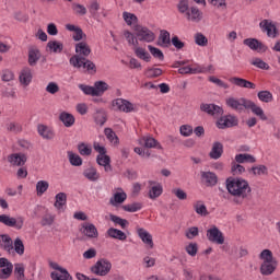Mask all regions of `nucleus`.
<instances>
[{
  "mask_svg": "<svg viewBox=\"0 0 280 280\" xmlns=\"http://www.w3.org/2000/svg\"><path fill=\"white\" fill-rule=\"evenodd\" d=\"M225 189L232 196L233 205L242 206L253 198L250 184L242 177H228L225 179Z\"/></svg>",
  "mask_w": 280,
  "mask_h": 280,
  "instance_id": "f257e3e1",
  "label": "nucleus"
},
{
  "mask_svg": "<svg viewBox=\"0 0 280 280\" xmlns=\"http://www.w3.org/2000/svg\"><path fill=\"white\" fill-rule=\"evenodd\" d=\"M225 104L228 108H231L232 110H236V113H244L245 110H252L253 115H256V117H259L261 121H268V116H266V113H264V109L256 105L255 102L247 100L245 97L236 98V97H229L225 100Z\"/></svg>",
  "mask_w": 280,
  "mask_h": 280,
  "instance_id": "f03ea898",
  "label": "nucleus"
},
{
  "mask_svg": "<svg viewBox=\"0 0 280 280\" xmlns=\"http://www.w3.org/2000/svg\"><path fill=\"white\" fill-rule=\"evenodd\" d=\"M259 259L262 261L260 264V275L262 277H270V275H275V270H277V266H279V261L272 255V250L264 249L259 254Z\"/></svg>",
  "mask_w": 280,
  "mask_h": 280,
  "instance_id": "7ed1b4c3",
  "label": "nucleus"
},
{
  "mask_svg": "<svg viewBox=\"0 0 280 280\" xmlns=\"http://www.w3.org/2000/svg\"><path fill=\"white\" fill-rule=\"evenodd\" d=\"M70 65L74 67V69H86L88 73L91 75H95L97 73V67L95 63L84 57L72 56L70 58Z\"/></svg>",
  "mask_w": 280,
  "mask_h": 280,
  "instance_id": "20e7f679",
  "label": "nucleus"
},
{
  "mask_svg": "<svg viewBox=\"0 0 280 280\" xmlns=\"http://www.w3.org/2000/svg\"><path fill=\"white\" fill-rule=\"evenodd\" d=\"M113 269V264L108 259L102 258L98 259L92 267L91 272L97 277H106L108 272Z\"/></svg>",
  "mask_w": 280,
  "mask_h": 280,
  "instance_id": "39448f33",
  "label": "nucleus"
},
{
  "mask_svg": "<svg viewBox=\"0 0 280 280\" xmlns=\"http://www.w3.org/2000/svg\"><path fill=\"white\" fill-rule=\"evenodd\" d=\"M135 32L137 38L143 43H154V40L156 39V35L154 34V32L145 26L136 25Z\"/></svg>",
  "mask_w": 280,
  "mask_h": 280,
  "instance_id": "423d86ee",
  "label": "nucleus"
},
{
  "mask_svg": "<svg viewBox=\"0 0 280 280\" xmlns=\"http://www.w3.org/2000/svg\"><path fill=\"white\" fill-rule=\"evenodd\" d=\"M0 222L4 226H11L12 229H16V231H21L25 224V219L23 217L14 218L8 214H0Z\"/></svg>",
  "mask_w": 280,
  "mask_h": 280,
  "instance_id": "0eeeda50",
  "label": "nucleus"
},
{
  "mask_svg": "<svg viewBox=\"0 0 280 280\" xmlns=\"http://www.w3.org/2000/svg\"><path fill=\"white\" fill-rule=\"evenodd\" d=\"M240 124V119H237V117L235 115H225V116H221L218 120H217V128H219V130H226V128H235V126H237Z\"/></svg>",
  "mask_w": 280,
  "mask_h": 280,
  "instance_id": "6e6552de",
  "label": "nucleus"
},
{
  "mask_svg": "<svg viewBox=\"0 0 280 280\" xmlns=\"http://www.w3.org/2000/svg\"><path fill=\"white\" fill-rule=\"evenodd\" d=\"M50 268H52V270H58L59 272H61V275H58V272L52 271L50 273V278L52 280H73V278L71 277L69 271H67V269L60 267V265H58V262H50Z\"/></svg>",
  "mask_w": 280,
  "mask_h": 280,
  "instance_id": "1a4fd4ad",
  "label": "nucleus"
},
{
  "mask_svg": "<svg viewBox=\"0 0 280 280\" xmlns=\"http://www.w3.org/2000/svg\"><path fill=\"white\" fill-rule=\"evenodd\" d=\"M200 110H202V113H207V115H210L211 117H222V115H224V108L215 104L202 103L200 105Z\"/></svg>",
  "mask_w": 280,
  "mask_h": 280,
  "instance_id": "9d476101",
  "label": "nucleus"
},
{
  "mask_svg": "<svg viewBox=\"0 0 280 280\" xmlns=\"http://www.w3.org/2000/svg\"><path fill=\"white\" fill-rule=\"evenodd\" d=\"M207 238L209 242H212V244H224V234H222L218 226H212L207 231Z\"/></svg>",
  "mask_w": 280,
  "mask_h": 280,
  "instance_id": "9b49d317",
  "label": "nucleus"
},
{
  "mask_svg": "<svg viewBox=\"0 0 280 280\" xmlns=\"http://www.w3.org/2000/svg\"><path fill=\"white\" fill-rule=\"evenodd\" d=\"M14 265L8 258H0V279H10Z\"/></svg>",
  "mask_w": 280,
  "mask_h": 280,
  "instance_id": "f8f14e48",
  "label": "nucleus"
},
{
  "mask_svg": "<svg viewBox=\"0 0 280 280\" xmlns=\"http://www.w3.org/2000/svg\"><path fill=\"white\" fill-rule=\"evenodd\" d=\"M113 108L115 110H120L121 113H132V110H135V105L130 103V101L117 98L113 101Z\"/></svg>",
  "mask_w": 280,
  "mask_h": 280,
  "instance_id": "ddd939ff",
  "label": "nucleus"
},
{
  "mask_svg": "<svg viewBox=\"0 0 280 280\" xmlns=\"http://www.w3.org/2000/svg\"><path fill=\"white\" fill-rule=\"evenodd\" d=\"M243 45H246V47H249L253 51H261L262 54L268 51V46L257 38H246L243 40Z\"/></svg>",
  "mask_w": 280,
  "mask_h": 280,
  "instance_id": "4468645a",
  "label": "nucleus"
},
{
  "mask_svg": "<svg viewBox=\"0 0 280 280\" xmlns=\"http://www.w3.org/2000/svg\"><path fill=\"white\" fill-rule=\"evenodd\" d=\"M261 32H265L269 38H277V25L270 20H262L259 23Z\"/></svg>",
  "mask_w": 280,
  "mask_h": 280,
  "instance_id": "2eb2a0df",
  "label": "nucleus"
},
{
  "mask_svg": "<svg viewBox=\"0 0 280 280\" xmlns=\"http://www.w3.org/2000/svg\"><path fill=\"white\" fill-rule=\"evenodd\" d=\"M231 84H234V86H238V89H257V85L246 79H242L240 77H232L229 79Z\"/></svg>",
  "mask_w": 280,
  "mask_h": 280,
  "instance_id": "dca6fc26",
  "label": "nucleus"
},
{
  "mask_svg": "<svg viewBox=\"0 0 280 280\" xmlns=\"http://www.w3.org/2000/svg\"><path fill=\"white\" fill-rule=\"evenodd\" d=\"M8 161L15 167H23L27 163V155L24 153H12L8 156Z\"/></svg>",
  "mask_w": 280,
  "mask_h": 280,
  "instance_id": "f3484780",
  "label": "nucleus"
},
{
  "mask_svg": "<svg viewBox=\"0 0 280 280\" xmlns=\"http://www.w3.org/2000/svg\"><path fill=\"white\" fill-rule=\"evenodd\" d=\"M139 145L142 148H156L158 150H163V145L159 141L150 136H144L138 140Z\"/></svg>",
  "mask_w": 280,
  "mask_h": 280,
  "instance_id": "a211bd4d",
  "label": "nucleus"
},
{
  "mask_svg": "<svg viewBox=\"0 0 280 280\" xmlns=\"http://www.w3.org/2000/svg\"><path fill=\"white\" fill-rule=\"evenodd\" d=\"M150 189H149V198L151 200H156L163 194V185L154 182L149 180Z\"/></svg>",
  "mask_w": 280,
  "mask_h": 280,
  "instance_id": "6ab92c4d",
  "label": "nucleus"
},
{
  "mask_svg": "<svg viewBox=\"0 0 280 280\" xmlns=\"http://www.w3.org/2000/svg\"><path fill=\"white\" fill-rule=\"evenodd\" d=\"M81 232L86 237H90V240H95L100 237V233L97 232V228H95V224L93 223H84L82 225Z\"/></svg>",
  "mask_w": 280,
  "mask_h": 280,
  "instance_id": "aec40b11",
  "label": "nucleus"
},
{
  "mask_svg": "<svg viewBox=\"0 0 280 280\" xmlns=\"http://www.w3.org/2000/svg\"><path fill=\"white\" fill-rule=\"evenodd\" d=\"M222 154H224V144L219 141L213 142L212 149L209 153L210 159L218 161V159L222 158Z\"/></svg>",
  "mask_w": 280,
  "mask_h": 280,
  "instance_id": "412c9836",
  "label": "nucleus"
},
{
  "mask_svg": "<svg viewBox=\"0 0 280 280\" xmlns=\"http://www.w3.org/2000/svg\"><path fill=\"white\" fill-rule=\"evenodd\" d=\"M137 234L143 242V244H145L150 248H154V241L152 240V234H150V232L145 231V229L143 228H139L137 230Z\"/></svg>",
  "mask_w": 280,
  "mask_h": 280,
  "instance_id": "4be33fe9",
  "label": "nucleus"
},
{
  "mask_svg": "<svg viewBox=\"0 0 280 280\" xmlns=\"http://www.w3.org/2000/svg\"><path fill=\"white\" fill-rule=\"evenodd\" d=\"M128 195L124 191V189L118 188V192H115L114 196L109 199V205L112 207H117L118 205H122L126 202Z\"/></svg>",
  "mask_w": 280,
  "mask_h": 280,
  "instance_id": "5701e85b",
  "label": "nucleus"
},
{
  "mask_svg": "<svg viewBox=\"0 0 280 280\" xmlns=\"http://www.w3.org/2000/svg\"><path fill=\"white\" fill-rule=\"evenodd\" d=\"M75 52L80 56V58H88V56H91V46L86 44V42H81L75 45Z\"/></svg>",
  "mask_w": 280,
  "mask_h": 280,
  "instance_id": "b1692460",
  "label": "nucleus"
},
{
  "mask_svg": "<svg viewBox=\"0 0 280 280\" xmlns=\"http://www.w3.org/2000/svg\"><path fill=\"white\" fill-rule=\"evenodd\" d=\"M40 49L36 47H32L28 49V65L30 67H36L38 65V60H40Z\"/></svg>",
  "mask_w": 280,
  "mask_h": 280,
  "instance_id": "393cba45",
  "label": "nucleus"
},
{
  "mask_svg": "<svg viewBox=\"0 0 280 280\" xmlns=\"http://www.w3.org/2000/svg\"><path fill=\"white\" fill-rule=\"evenodd\" d=\"M0 246L3 248V250H7V253H12L14 250V244L12 243V237L8 234L0 235Z\"/></svg>",
  "mask_w": 280,
  "mask_h": 280,
  "instance_id": "a878e982",
  "label": "nucleus"
},
{
  "mask_svg": "<svg viewBox=\"0 0 280 280\" xmlns=\"http://www.w3.org/2000/svg\"><path fill=\"white\" fill-rule=\"evenodd\" d=\"M201 178L206 180L207 187H215L218 185V175L213 172H202Z\"/></svg>",
  "mask_w": 280,
  "mask_h": 280,
  "instance_id": "bb28decb",
  "label": "nucleus"
},
{
  "mask_svg": "<svg viewBox=\"0 0 280 280\" xmlns=\"http://www.w3.org/2000/svg\"><path fill=\"white\" fill-rule=\"evenodd\" d=\"M186 16L187 20L192 21V23H200V21H202V12L196 7L190 8V10L186 12Z\"/></svg>",
  "mask_w": 280,
  "mask_h": 280,
  "instance_id": "cd10ccee",
  "label": "nucleus"
},
{
  "mask_svg": "<svg viewBox=\"0 0 280 280\" xmlns=\"http://www.w3.org/2000/svg\"><path fill=\"white\" fill-rule=\"evenodd\" d=\"M32 69H30L28 67H25L21 73H20V82L21 84H23L24 86H30V83L32 82Z\"/></svg>",
  "mask_w": 280,
  "mask_h": 280,
  "instance_id": "c85d7f7f",
  "label": "nucleus"
},
{
  "mask_svg": "<svg viewBox=\"0 0 280 280\" xmlns=\"http://www.w3.org/2000/svg\"><path fill=\"white\" fill-rule=\"evenodd\" d=\"M96 162L98 165L104 167L105 172H113V166L110 165V156L104 154V155H97Z\"/></svg>",
  "mask_w": 280,
  "mask_h": 280,
  "instance_id": "c756f323",
  "label": "nucleus"
},
{
  "mask_svg": "<svg viewBox=\"0 0 280 280\" xmlns=\"http://www.w3.org/2000/svg\"><path fill=\"white\" fill-rule=\"evenodd\" d=\"M94 97H102L103 93H106V90L108 89V83L104 81H96L94 83Z\"/></svg>",
  "mask_w": 280,
  "mask_h": 280,
  "instance_id": "7c9ffc66",
  "label": "nucleus"
},
{
  "mask_svg": "<svg viewBox=\"0 0 280 280\" xmlns=\"http://www.w3.org/2000/svg\"><path fill=\"white\" fill-rule=\"evenodd\" d=\"M83 176L88 178V180H91L92 183H95V180H100V173H97V168L93 166L84 170Z\"/></svg>",
  "mask_w": 280,
  "mask_h": 280,
  "instance_id": "2f4dec72",
  "label": "nucleus"
},
{
  "mask_svg": "<svg viewBox=\"0 0 280 280\" xmlns=\"http://www.w3.org/2000/svg\"><path fill=\"white\" fill-rule=\"evenodd\" d=\"M59 119L63 122V126H66V128H71V126L75 124V117L67 112L61 113L59 115Z\"/></svg>",
  "mask_w": 280,
  "mask_h": 280,
  "instance_id": "473e14b6",
  "label": "nucleus"
},
{
  "mask_svg": "<svg viewBox=\"0 0 280 280\" xmlns=\"http://www.w3.org/2000/svg\"><path fill=\"white\" fill-rule=\"evenodd\" d=\"M37 132L43 137V139H54V130L49 129V127L45 125H38L37 126Z\"/></svg>",
  "mask_w": 280,
  "mask_h": 280,
  "instance_id": "72a5a7b5",
  "label": "nucleus"
},
{
  "mask_svg": "<svg viewBox=\"0 0 280 280\" xmlns=\"http://www.w3.org/2000/svg\"><path fill=\"white\" fill-rule=\"evenodd\" d=\"M107 235L109 237H113L114 240H120V242H124L125 240H127V235L126 233H124L121 230L115 229V228H110L107 231Z\"/></svg>",
  "mask_w": 280,
  "mask_h": 280,
  "instance_id": "f704fd0d",
  "label": "nucleus"
},
{
  "mask_svg": "<svg viewBox=\"0 0 280 280\" xmlns=\"http://www.w3.org/2000/svg\"><path fill=\"white\" fill-rule=\"evenodd\" d=\"M158 45H160V47H170V45H172V39L170 38V32L161 31Z\"/></svg>",
  "mask_w": 280,
  "mask_h": 280,
  "instance_id": "c9c22d12",
  "label": "nucleus"
},
{
  "mask_svg": "<svg viewBox=\"0 0 280 280\" xmlns=\"http://www.w3.org/2000/svg\"><path fill=\"white\" fill-rule=\"evenodd\" d=\"M236 163H257V159L248 153H241L235 155Z\"/></svg>",
  "mask_w": 280,
  "mask_h": 280,
  "instance_id": "e433bc0d",
  "label": "nucleus"
},
{
  "mask_svg": "<svg viewBox=\"0 0 280 280\" xmlns=\"http://www.w3.org/2000/svg\"><path fill=\"white\" fill-rule=\"evenodd\" d=\"M249 172H252L253 176H268V166L264 164H259L253 166Z\"/></svg>",
  "mask_w": 280,
  "mask_h": 280,
  "instance_id": "4c0bfd02",
  "label": "nucleus"
},
{
  "mask_svg": "<svg viewBox=\"0 0 280 280\" xmlns=\"http://www.w3.org/2000/svg\"><path fill=\"white\" fill-rule=\"evenodd\" d=\"M135 54L137 58H140V60H144V62H150V60L152 59V56H150V52L139 46H136Z\"/></svg>",
  "mask_w": 280,
  "mask_h": 280,
  "instance_id": "58836bf2",
  "label": "nucleus"
},
{
  "mask_svg": "<svg viewBox=\"0 0 280 280\" xmlns=\"http://www.w3.org/2000/svg\"><path fill=\"white\" fill-rule=\"evenodd\" d=\"M48 49L52 51L54 54H61L62 49H65V45L62 43L57 42V40H50L47 43Z\"/></svg>",
  "mask_w": 280,
  "mask_h": 280,
  "instance_id": "ea45409f",
  "label": "nucleus"
},
{
  "mask_svg": "<svg viewBox=\"0 0 280 280\" xmlns=\"http://www.w3.org/2000/svg\"><path fill=\"white\" fill-rule=\"evenodd\" d=\"M194 210L198 215L207 217L209 215V211L207 210V206L202 201H196L194 203Z\"/></svg>",
  "mask_w": 280,
  "mask_h": 280,
  "instance_id": "a19ab883",
  "label": "nucleus"
},
{
  "mask_svg": "<svg viewBox=\"0 0 280 280\" xmlns=\"http://www.w3.org/2000/svg\"><path fill=\"white\" fill-rule=\"evenodd\" d=\"M106 139L110 141V143H114V145H119V137H117V133L113 131L110 128H105L104 130Z\"/></svg>",
  "mask_w": 280,
  "mask_h": 280,
  "instance_id": "79ce46f5",
  "label": "nucleus"
},
{
  "mask_svg": "<svg viewBox=\"0 0 280 280\" xmlns=\"http://www.w3.org/2000/svg\"><path fill=\"white\" fill-rule=\"evenodd\" d=\"M56 201H55V207L56 209H62L65 205H67V194L65 192H59L56 195Z\"/></svg>",
  "mask_w": 280,
  "mask_h": 280,
  "instance_id": "37998d69",
  "label": "nucleus"
},
{
  "mask_svg": "<svg viewBox=\"0 0 280 280\" xmlns=\"http://www.w3.org/2000/svg\"><path fill=\"white\" fill-rule=\"evenodd\" d=\"M13 249L16 253V255H20V257L25 255V245L23 244V241L20 237L14 240Z\"/></svg>",
  "mask_w": 280,
  "mask_h": 280,
  "instance_id": "c03bdc74",
  "label": "nucleus"
},
{
  "mask_svg": "<svg viewBox=\"0 0 280 280\" xmlns=\"http://www.w3.org/2000/svg\"><path fill=\"white\" fill-rule=\"evenodd\" d=\"M69 162L73 167H80L82 165V158L71 151L68 152Z\"/></svg>",
  "mask_w": 280,
  "mask_h": 280,
  "instance_id": "a18cd8bd",
  "label": "nucleus"
},
{
  "mask_svg": "<svg viewBox=\"0 0 280 280\" xmlns=\"http://www.w3.org/2000/svg\"><path fill=\"white\" fill-rule=\"evenodd\" d=\"M257 96H258V100L260 102H264L265 104H269V102H272L273 100L272 93L268 90L258 92Z\"/></svg>",
  "mask_w": 280,
  "mask_h": 280,
  "instance_id": "49530a36",
  "label": "nucleus"
},
{
  "mask_svg": "<svg viewBox=\"0 0 280 280\" xmlns=\"http://www.w3.org/2000/svg\"><path fill=\"white\" fill-rule=\"evenodd\" d=\"M143 205L141 202H133L122 206L124 211L128 213H136V211H141Z\"/></svg>",
  "mask_w": 280,
  "mask_h": 280,
  "instance_id": "de8ad7c7",
  "label": "nucleus"
},
{
  "mask_svg": "<svg viewBox=\"0 0 280 280\" xmlns=\"http://www.w3.org/2000/svg\"><path fill=\"white\" fill-rule=\"evenodd\" d=\"M195 43L199 47H207V45H209V39L207 38V36H205V34L197 33L195 34Z\"/></svg>",
  "mask_w": 280,
  "mask_h": 280,
  "instance_id": "09e8293b",
  "label": "nucleus"
},
{
  "mask_svg": "<svg viewBox=\"0 0 280 280\" xmlns=\"http://www.w3.org/2000/svg\"><path fill=\"white\" fill-rule=\"evenodd\" d=\"M14 275L16 280H25V266L23 264H15Z\"/></svg>",
  "mask_w": 280,
  "mask_h": 280,
  "instance_id": "8fccbe9b",
  "label": "nucleus"
},
{
  "mask_svg": "<svg viewBox=\"0 0 280 280\" xmlns=\"http://www.w3.org/2000/svg\"><path fill=\"white\" fill-rule=\"evenodd\" d=\"M49 189V182L47 180H39L36 184V191H37V196H43V194H45V191H47Z\"/></svg>",
  "mask_w": 280,
  "mask_h": 280,
  "instance_id": "3c124183",
  "label": "nucleus"
},
{
  "mask_svg": "<svg viewBox=\"0 0 280 280\" xmlns=\"http://www.w3.org/2000/svg\"><path fill=\"white\" fill-rule=\"evenodd\" d=\"M250 65H253L254 67H257V69H264L265 71H268L270 69V66L264 61L261 58H254L250 61Z\"/></svg>",
  "mask_w": 280,
  "mask_h": 280,
  "instance_id": "603ef678",
  "label": "nucleus"
},
{
  "mask_svg": "<svg viewBox=\"0 0 280 280\" xmlns=\"http://www.w3.org/2000/svg\"><path fill=\"white\" fill-rule=\"evenodd\" d=\"M78 150L81 156H91L93 152V149H91V147L86 145L84 142L78 144Z\"/></svg>",
  "mask_w": 280,
  "mask_h": 280,
  "instance_id": "864d4df0",
  "label": "nucleus"
},
{
  "mask_svg": "<svg viewBox=\"0 0 280 280\" xmlns=\"http://www.w3.org/2000/svg\"><path fill=\"white\" fill-rule=\"evenodd\" d=\"M72 10H73L74 14H77L78 16H85V14H86V7H84V4L73 2Z\"/></svg>",
  "mask_w": 280,
  "mask_h": 280,
  "instance_id": "5fc2aeb1",
  "label": "nucleus"
},
{
  "mask_svg": "<svg viewBox=\"0 0 280 280\" xmlns=\"http://www.w3.org/2000/svg\"><path fill=\"white\" fill-rule=\"evenodd\" d=\"M122 19L127 23V25H132V23L139 22V19L137 18V15H135V13H130L126 11L122 13Z\"/></svg>",
  "mask_w": 280,
  "mask_h": 280,
  "instance_id": "6e6d98bb",
  "label": "nucleus"
},
{
  "mask_svg": "<svg viewBox=\"0 0 280 280\" xmlns=\"http://www.w3.org/2000/svg\"><path fill=\"white\" fill-rule=\"evenodd\" d=\"M148 49L150 51V54L153 56V58H158L159 60H164L165 59V55H163V51L152 45L148 46Z\"/></svg>",
  "mask_w": 280,
  "mask_h": 280,
  "instance_id": "4d7b16f0",
  "label": "nucleus"
},
{
  "mask_svg": "<svg viewBox=\"0 0 280 280\" xmlns=\"http://www.w3.org/2000/svg\"><path fill=\"white\" fill-rule=\"evenodd\" d=\"M109 220L114 222V224H118L121 226V229H126L128 226V220L121 219L120 217H117L115 214H109Z\"/></svg>",
  "mask_w": 280,
  "mask_h": 280,
  "instance_id": "13d9d810",
  "label": "nucleus"
},
{
  "mask_svg": "<svg viewBox=\"0 0 280 280\" xmlns=\"http://www.w3.org/2000/svg\"><path fill=\"white\" fill-rule=\"evenodd\" d=\"M124 36L129 45H133V47H139V39L135 37V35L130 33V31H125Z\"/></svg>",
  "mask_w": 280,
  "mask_h": 280,
  "instance_id": "bf43d9fd",
  "label": "nucleus"
},
{
  "mask_svg": "<svg viewBox=\"0 0 280 280\" xmlns=\"http://www.w3.org/2000/svg\"><path fill=\"white\" fill-rule=\"evenodd\" d=\"M147 78H159L160 75H163V70L161 68H149L145 71Z\"/></svg>",
  "mask_w": 280,
  "mask_h": 280,
  "instance_id": "052dcab7",
  "label": "nucleus"
},
{
  "mask_svg": "<svg viewBox=\"0 0 280 280\" xmlns=\"http://www.w3.org/2000/svg\"><path fill=\"white\" fill-rule=\"evenodd\" d=\"M231 172L233 176H240V174H244L246 172V168L237 163H232Z\"/></svg>",
  "mask_w": 280,
  "mask_h": 280,
  "instance_id": "680f3d73",
  "label": "nucleus"
},
{
  "mask_svg": "<svg viewBox=\"0 0 280 280\" xmlns=\"http://www.w3.org/2000/svg\"><path fill=\"white\" fill-rule=\"evenodd\" d=\"M1 79L2 82H12V80H14V72L9 69L2 70Z\"/></svg>",
  "mask_w": 280,
  "mask_h": 280,
  "instance_id": "e2e57ef3",
  "label": "nucleus"
},
{
  "mask_svg": "<svg viewBox=\"0 0 280 280\" xmlns=\"http://www.w3.org/2000/svg\"><path fill=\"white\" fill-rule=\"evenodd\" d=\"M88 10L92 16H96L97 12L100 11V2L96 0L92 1L88 7Z\"/></svg>",
  "mask_w": 280,
  "mask_h": 280,
  "instance_id": "0e129e2a",
  "label": "nucleus"
},
{
  "mask_svg": "<svg viewBox=\"0 0 280 280\" xmlns=\"http://www.w3.org/2000/svg\"><path fill=\"white\" fill-rule=\"evenodd\" d=\"M7 130L8 132H15L16 135L23 131V127L16 122H10L7 125Z\"/></svg>",
  "mask_w": 280,
  "mask_h": 280,
  "instance_id": "69168bd1",
  "label": "nucleus"
},
{
  "mask_svg": "<svg viewBox=\"0 0 280 280\" xmlns=\"http://www.w3.org/2000/svg\"><path fill=\"white\" fill-rule=\"evenodd\" d=\"M186 253L190 255V257H196L198 255V244L190 243L186 246Z\"/></svg>",
  "mask_w": 280,
  "mask_h": 280,
  "instance_id": "338daca9",
  "label": "nucleus"
},
{
  "mask_svg": "<svg viewBox=\"0 0 280 280\" xmlns=\"http://www.w3.org/2000/svg\"><path fill=\"white\" fill-rule=\"evenodd\" d=\"M172 194H174V196H176L178 200H187V192H185V190H183L182 188H174L172 190Z\"/></svg>",
  "mask_w": 280,
  "mask_h": 280,
  "instance_id": "774afa93",
  "label": "nucleus"
}]
</instances>
